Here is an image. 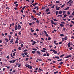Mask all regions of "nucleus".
<instances>
[{
  "instance_id": "nucleus-1",
  "label": "nucleus",
  "mask_w": 74,
  "mask_h": 74,
  "mask_svg": "<svg viewBox=\"0 0 74 74\" xmlns=\"http://www.w3.org/2000/svg\"><path fill=\"white\" fill-rule=\"evenodd\" d=\"M25 66L26 67H28V68L29 69H31V70H32V68L33 67L32 66L29 64H27L26 65H25Z\"/></svg>"
},
{
  "instance_id": "nucleus-2",
  "label": "nucleus",
  "mask_w": 74,
  "mask_h": 74,
  "mask_svg": "<svg viewBox=\"0 0 74 74\" xmlns=\"http://www.w3.org/2000/svg\"><path fill=\"white\" fill-rule=\"evenodd\" d=\"M69 1V2H71L69 3V6H71V5L73 4V1H72V0H70Z\"/></svg>"
},
{
  "instance_id": "nucleus-3",
  "label": "nucleus",
  "mask_w": 74,
  "mask_h": 74,
  "mask_svg": "<svg viewBox=\"0 0 74 74\" xmlns=\"http://www.w3.org/2000/svg\"><path fill=\"white\" fill-rule=\"evenodd\" d=\"M56 42V40L54 41V44H55V45H58L59 43Z\"/></svg>"
},
{
  "instance_id": "nucleus-4",
  "label": "nucleus",
  "mask_w": 74,
  "mask_h": 74,
  "mask_svg": "<svg viewBox=\"0 0 74 74\" xmlns=\"http://www.w3.org/2000/svg\"><path fill=\"white\" fill-rule=\"evenodd\" d=\"M63 13V11H62L60 10V11L58 12V14H61Z\"/></svg>"
},
{
  "instance_id": "nucleus-5",
  "label": "nucleus",
  "mask_w": 74,
  "mask_h": 74,
  "mask_svg": "<svg viewBox=\"0 0 74 74\" xmlns=\"http://www.w3.org/2000/svg\"><path fill=\"white\" fill-rule=\"evenodd\" d=\"M18 29H21V26L19 24H18Z\"/></svg>"
},
{
  "instance_id": "nucleus-6",
  "label": "nucleus",
  "mask_w": 74,
  "mask_h": 74,
  "mask_svg": "<svg viewBox=\"0 0 74 74\" xmlns=\"http://www.w3.org/2000/svg\"><path fill=\"white\" fill-rule=\"evenodd\" d=\"M33 43L32 44V45H34V44H36V43H37V42H35V41H33Z\"/></svg>"
},
{
  "instance_id": "nucleus-7",
  "label": "nucleus",
  "mask_w": 74,
  "mask_h": 74,
  "mask_svg": "<svg viewBox=\"0 0 74 74\" xmlns=\"http://www.w3.org/2000/svg\"><path fill=\"white\" fill-rule=\"evenodd\" d=\"M36 53L38 54H39L40 55H41V53H40V52H39V51H37Z\"/></svg>"
},
{
  "instance_id": "nucleus-8",
  "label": "nucleus",
  "mask_w": 74,
  "mask_h": 74,
  "mask_svg": "<svg viewBox=\"0 0 74 74\" xmlns=\"http://www.w3.org/2000/svg\"><path fill=\"white\" fill-rule=\"evenodd\" d=\"M43 32H44V33L45 35V34H47V32H46V31H45V30H44L43 31Z\"/></svg>"
},
{
  "instance_id": "nucleus-9",
  "label": "nucleus",
  "mask_w": 74,
  "mask_h": 74,
  "mask_svg": "<svg viewBox=\"0 0 74 74\" xmlns=\"http://www.w3.org/2000/svg\"><path fill=\"white\" fill-rule=\"evenodd\" d=\"M55 58L57 59H60V58H59V57L58 56H56Z\"/></svg>"
},
{
  "instance_id": "nucleus-10",
  "label": "nucleus",
  "mask_w": 74,
  "mask_h": 74,
  "mask_svg": "<svg viewBox=\"0 0 74 74\" xmlns=\"http://www.w3.org/2000/svg\"><path fill=\"white\" fill-rule=\"evenodd\" d=\"M49 8H47L46 9L45 12H48L49 11Z\"/></svg>"
},
{
  "instance_id": "nucleus-11",
  "label": "nucleus",
  "mask_w": 74,
  "mask_h": 74,
  "mask_svg": "<svg viewBox=\"0 0 74 74\" xmlns=\"http://www.w3.org/2000/svg\"><path fill=\"white\" fill-rule=\"evenodd\" d=\"M32 11L33 12H34V13H35V14H36V10H33Z\"/></svg>"
},
{
  "instance_id": "nucleus-12",
  "label": "nucleus",
  "mask_w": 74,
  "mask_h": 74,
  "mask_svg": "<svg viewBox=\"0 0 74 74\" xmlns=\"http://www.w3.org/2000/svg\"><path fill=\"white\" fill-rule=\"evenodd\" d=\"M60 26L61 27H64V25L63 24H60Z\"/></svg>"
},
{
  "instance_id": "nucleus-13",
  "label": "nucleus",
  "mask_w": 74,
  "mask_h": 74,
  "mask_svg": "<svg viewBox=\"0 0 74 74\" xmlns=\"http://www.w3.org/2000/svg\"><path fill=\"white\" fill-rule=\"evenodd\" d=\"M69 7H67L64 10H65V11H66V10H69Z\"/></svg>"
},
{
  "instance_id": "nucleus-14",
  "label": "nucleus",
  "mask_w": 74,
  "mask_h": 74,
  "mask_svg": "<svg viewBox=\"0 0 74 74\" xmlns=\"http://www.w3.org/2000/svg\"><path fill=\"white\" fill-rule=\"evenodd\" d=\"M41 10H45V7H42Z\"/></svg>"
},
{
  "instance_id": "nucleus-15",
  "label": "nucleus",
  "mask_w": 74,
  "mask_h": 74,
  "mask_svg": "<svg viewBox=\"0 0 74 74\" xmlns=\"http://www.w3.org/2000/svg\"><path fill=\"white\" fill-rule=\"evenodd\" d=\"M16 61L15 60H12V63H14Z\"/></svg>"
},
{
  "instance_id": "nucleus-16",
  "label": "nucleus",
  "mask_w": 74,
  "mask_h": 74,
  "mask_svg": "<svg viewBox=\"0 0 74 74\" xmlns=\"http://www.w3.org/2000/svg\"><path fill=\"white\" fill-rule=\"evenodd\" d=\"M53 20L54 21H55V22L58 21V20H56V19H53Z\"/></svg>"
},
{
  "instance_id": "nucleus-17",
  "label": "nucleus",
  "mask_w": 74,
  "mask_h": 74,
  "mask_svg": "<svg viewBox=\"0 0 74 74\" xmlns=\"http://www.w3.org/2000/svg\"><path fill=\"white\" fill-rule=\"evenodd\" d=\"M15 44H16V43H18V40H16L15 42Z\"/></svg>"
},
{
  "instance_id": "nucleus-18",
  "label": "nucleus",
  "mask_w": 74,
  "mask_h": 74,
  "mask_svg": "<svg viewBox=\"0 0 74 74\" xmlns=\"http://www.w3.org/2000/svg\"><path fill=\"white\" fill-rule=\"evenodd\" d=\"M35 52H36V51H32V53H33V54H34Z\"/></svg>"
},
{
  "instance_id": "nucleus-19",
  "label": "nucleus",
  "mask_w": 74,
  "mask_h": 74,
  "mask_svg": "<svg viewBox=\"0 0 74 74\" xmlns=\"http://www.w3.org/2000/svg\"><path fill=\"white\" fill-rule=\"evenodd\" d=\"M60 36H61V37H62L63 36H64V35L63 34H60Z\"/></svg>"
},
{
  "instance_id": "nucleus-20",
  "label": "nucleus",
  "mask_w": 74,
  "mask_h": 74,
  "mask_svg": "<svg viewBox=\"0 0 74 74\" xmlns=\"http://www.w3.org/2000/svg\"><path fill=\"white\" fill-rule=\"evenodd\" d=\"M62 60L63 59H61L60 60H57V61H62Z\"/></svg>"
},
{
  "instance_id": "nucleus-21",
  "label": "nucleus",
  "mask_w": 74,
  "mask_h": 74,
  "mask_svg": "<svg viewBox=\"0 0 74 74\" xmlns=\"http://www.w3.org/2000/svg\"><path fill=\"white\" fill-rule=\"evenodd\" d=\"M64 5H65V4H64V5H62L61 6V8H63V7H64Z\"/></svg>"
},
{
  "instance_id": "nucleus-22",
  "label": "nucleus",
  "mask_w": 74,
  "mask_h": 74,
  "mask_svg": "<svg viewBox=\"0 0 74 74\" xmlns=\"http://www.w3.org/2000/svg\"><path fill=\"white\" fill-rule=\"evenodd\" d=\"M61 24H65V23H64L63 21L61 22Z\"/></svg>"
},
{
  "instance_id": "nucleus-23",
  "label": "nucleus",
  "mask_w": 74,
  "mask_h": 74,
  "mask_svg": "<svg viewBox=\"0 0 74 74\" xmlns=\"http://www.w3.org/2000/svg\"><path fill=\"white\" fill-rule=\"evenodd\" d=\"M26 7V6H24L22 8V10H24V9H25V8Z\"/></svg>"
},
{
  "instance_id": "nucleus-24",
  "label": "nucleus",
  "mask_w": 74,
  "mask_h": 74,
  "mask_svg": "<svg viewBox=\"0 0 74 74\" xmlns=\"http://www.w3.org/2000/svg\"><path fill=\"white\" fill-rule=\"evenodd\" d=\"M36 22L37 23H38V24H39V20L36 21Z\"/></svg>"
},
{
  "instance_id": "nucleus-25",
  "label": "nucleus",
  "mask_w": 74,
  "mask_h": 74,
  "mask_svg": "<svg viewBox=\"0 0 74 74\" xmlns=\"http://www.w3.org/2000/svg\"><path fill=\"white\" fill-rule=\"evenodd\" d=\"M67 36H65L64 37V39L65 40H67Z\"/></svg>"
},
{
  "instance_id": "nucleus-26",
  "label": "nucleus",
  "mask_w": 74,
  "mask_h": 74,
  "mask_svg": "<svg viewBox=\"0 0 74 74\" xmlns=\"http://www.w3.org/2000/svg\"><path fill=\"white\" fill-rule=\"evenodd\" d=\"M33 50H34V51H37V49H32Z\"/></svg>"
},
{
  "instance_id": "nucleus-27",
  "label": "nucleus",
  "mask_w": 74,
  "mask_h": 74,
  "mask_svg": "<svg viewBox=\"0 0 74 74\" xmlns=\"http://www.w3.org/2000/svg\"><path fill=\"white\" fill-rule=\"evenodd\" d=\"M18 50H19L20 51V50H21V47H19L18 48Z\"/></svg>"
},
{
  "instance_id": "nucleus-28",
  "label": "nucleus",
  "mask_w": 74,
  "mask_h": 74,
  "mask_svg": "<svg viewBox=\"0 0 74 74\" xmlns=\"http://www.w3.org/2000/svg\"><path fill=\"white\" fill-rule=\"evenodd\" d=\"M67 14L69 15H70V12L69 11L68 12Z\"/></svg>"
},
{
  "instance_id": "nucleus-29",
  "label": "nucleus",
  "mask_w": 74,
  "mask_h": 74,
  "mask_svg": "<svg viewBox=\"0 0 74 74\" xmlns=\"http://www.w3.org/2000/svg\"><path fill=\"white\" fill-rule=\"evenodd\" d=\"M58 11H56V15H58Z\"/></svg>"
},
{
  "instance_id": "nucleus-30",
  "label": "nucleus",
  "mask_w": 74,
  "mask_h": 74,
  "mask_svg": "<svg viewBox=\"0 0 74 74\" xmlns=\"http://www.w3.org/2000/svg\"><path fill=\"white\" fill-rule=\"evenodd\" d=\"M27 51V50L25 49V50L23 51V52H26Z\"/></svg>"
},
{
  "instance_id": "nucleus-31",
  "label": "nucleus",
  "mask_w": 74,
  "mask_h": 74,
  "mask_svg": "<svg viewBox=\"0 0 74 74\" xmlns=\"http://www.w3.org/2000/svg\"><path fill=\"white\" fill-rule=\"evenodd\" d=\"M41 52H45V51L42 50H41Z\"/></svg>"
},
{
  "instance_id": "nucleus-32",
  "label": "nucleus",
  "mask_w": 74,
  "mask_h": 74,
  "mask_svg": "<svg viewBox=\"0 0 74 74\" xmlns=\"http://www.w3.org/2000/svg\"><path fill=\"white\" fill-rule=\"evenodd\" d=\"M67 56H68V58H70L71 56V55H68Z\"/></svg>"
},
{
  "instance_id": "nucleus-33",
  "label": "nucleus",
  "mask_w": 74,
  "mask_h": 74,
  "mask_svg": "<svg viewBox=\"0 0 74 74\" xmlns=\"http://www.w3.org/2000/svg\"><path fill=\"white\" fill-rule=\"evenodd\" d=\"M54 74H57V73H58V71H57L56 72H55L54 73Z\"/></svg>"
},
{
  "instance_id": "nucleus-34",
  "label": "nucleus",
  "mask_w": 74,
  "mask_h": 74,
  "mask_svg": "<svg viewBox=\"0 0 74 74\" xmlns=\"http://www.w3.org/2000/svg\"><path fill=\"white\" fill-rule=\"evenodd\" d=\"M51 13L50 12H48L47 13V15H49V14H51Z\"/></svg>"
},
{
  "instance_id": "nucleus-35",
  "label": "nucleus",
  "mask_w": 74,
  "mask_h": 74,
  "mask_svg": "<svg viewBox=\"0 0 74 74\" xmlns=\"http://www.w3.org/2000/svg\"><path fill=\"white\" fill-rule=\"evenodd\" d=\"M29 60V58H27L25 59L26 61H27Z\"/></svg>"
},
{
  "instance_id": "nucleus-36",
  "label": "nucleus",
  "mask_w": 74,
  "mask_h": 74,
  "mask_svg": "<svg viewBox=\"0 0 74 74\" xmlns=\"http://www.w3.org/2000/svg\"><path fill=\"white\" fill-rule=\"evenodd\" d=\"M36 15H38V16H40V14L39 13H37Z\"/></svg>"
},
{
  "instance_id": "nucleus-37",
  "label": "nucleus",
  "mask_w": 74,
  "mask_h": 74,
  "mask_svg": "<svg viewBox=\"0 0 74 74\" xmlns=\"http://www.w3.org/2000/svg\"><path fill=\"white\" fill-rule=\"evenodd\" d=\"M62 64H63V62H61L59 63V64H60V65Z\"/></svg>"
},
{
  "instance_id": "nucleus-38",
  "label": "nucleus",
  "mask_w": 74,
  "mask_h": 74,
  "mask_svg": "<svg viewBox=\"0 0 74 74\" xmlns=\"http://www.w3.org/2000/svg\"><path fill=\"white\" fill-rule=\"evenodd\" d=\"M64 56V54H62L60 56V57H63Z\"/></svg>"
},
{
  "instance_id": "nucleus-39",
  "label": "nucleus",
  "mask_w": 74,
  "mask_h": 74,
  "mask_svg": "<svg viewBox=\"0 0 74 74\" xmlns=\"http://www.w3.org/2000/svg\"><path fill=\"white\" fill-rule=\"evenodd\" d=\"M15 30H18V27H16L15 28Z\"/></svg>"
},
{
  "instance_id": "nucleus-40",
  "label": "nucleus",
  "mask_w": 74,
  "mask_h": 74,
  "mask_svg": "<svg viewBox=\"0 0 74 74\" xmlns=\"http://www.w3.org/2000/svg\"><path fill=\"white\" fill-rule=\"evenodd\" d=\"M31 17H31V18H32V19H33V18H35V17H34V16H31Z\"/></svg>"
},
{
  "instance_id": "nucleus-41",
  "label": "nucleus",
  "mask_w": 74,
  "mask_h": 74,
  "mask_svg": "<svg viewBox=\"0 0 74 74\" xmlns=\"http://www.w3.org/2000/svg\"><path fill=\"white\" fill-rule=\"evenodd\" d=\"M36 19H37V18H34L33 19V20L34 21H36Z\"/></svg>"
},
{
  "instance_id": "nucleus-42",
  "label": "nucleus",
  "mask_w": 74,
  "mask_h": 74,
  "mask_svg": "<svg viewBox=\"0 0 74 74\" xmlns=\"http://www.w3.org/2000/svg\"><path fill=\"white\" fill-rule=\"evenodd\" d=\"M51 38L50 37H49L48 38V40H49V41H50V40H51Z\"/></svg>"
},
{
  "instance_id": "nucleus-43",
  "label": "nucleus",
  "mask_w": 74,
  "mask_h": 74,
  "mask_svg": "<svg viewBox=\"0 0 74 74\" xmlns=\"http://www.w3.org/2000/svg\"><path fill=\"white\" fill-rule=\"evenodd\" d=\"M54 7H55V5H53V6H52L51 7V8H54Z\"/></svg>"
},
{
  "instance_id": "nucleus-44",
  "label": "nucleus",
  "mask_w": 74,
  "mask_h": 74,
  "mask_svg": "<svg viewBox=\"0 0 74 74\" xmlns=\"http://www.w3.org/2000/svg\"><path fill=\"white\" fill-rule=\"evenodd\" d=\"M60 3V2L59 1H56V3H57V4H58V3Z\"/></svg>"
},
{
  "instance_id": "nucleus-45",
  "label": "nucleus",
  "mask_w": 74,
  "mask_h": 74,
  "mask_svg": "<svg viewBox=\"0 0 74 74\" xmlns=\"http://www.w3.org/2000/svg\"><path fill=\"white\" fill-rule=\"evenodd\" d=\"M24 54L25 55H27V54H28V53H27V52H25V53H24Z\"/></svg>"
},
{
  "instance_id": "nucleus-46",
  "label": "nucleus",
  "mask_w": 74,
  "mask_h": 74,
  "mask_svg": "<svg viewBox=\"0 0 74 74\" xmlns=\"http://www.w3.org/2000/svg\"><path fill=\"white\" fill-rule=\"evenodd\" d=\"M16 55H15V53H13V56H15Z\"/></svg>"
},
{
  "instance_id": "nucleus-47",
  "label": "nucleus",
  "mask_w": 74,
  "mask_h": 74,
  "mask_svg": "<svg viewBox=\"0 0 74 74\" xmlns=\"http://www.w3.org/2000/svg\"><path fill=\"white\" fill-rule=\"evenodd\" d=\"M39 70L40 71H43V70L41 69H40V68H39Z\"/></svg>"
},
{
  "instance_id": "nucleus-48",
  "label": "nucleus",
  "mask_w": 74,
  "mask_h": 74,
  "mask_svg": "<svg viewBox=\"0 0 74 74\" xmlns=\"http://www.w3.org/2000/svg\"><path fill=\"white\" fill-rule=\"evenodd\" d=\"M10 55L11 56V57L12 58H14V57H13V56H12V54H10Z\"/></svg>"
},
{
  "instance_id": "nucleus-49",
  "label": "nucleus",
  "mask_w": 74,
  "mask_h": 74,
  "mask_svg": "<svg viewBox=\"0 0 74 74\" xmlns=\"http://www.w3.org/2000/svg\"><path fill=\"white\" fill-rule=\"evenodd\" d=\"M15 5L17 7H18V4H16Z\"/></svg>"
},
{
  "instance_id": "nucleus-50",
  "label": "nucleus",
  "mask_w": 74,
  "mask_h": 74,
  "mask_svg": "<svg viewBox=\"0 0 74 74\" xmlns=\"http://www.w3.org/2000/svg\"><path fill=\"white\" fill-rule=\"evenodd\" d=\"M64 17H65V18H66V16H67V15H66V14H64Z\"/></svg>"
},
{
  "instance_id": "nucleus-51",
  "label": "nucleus",
  "mask_w": 74,
  "mask_h": 74,
  "mask_svg": "<svg viewBox=\"0 0 74 74\" xmlns=\"http://www.w3.org/2000/svg\"><path fill=\"white\" fill-rule=\"evenodd\" d=\"M51 23H52V24H54V22H53V21H51Z\"/></svg>"
},
{
  "instance_id": "nucleus-52",
  "label": "nucleus",
  "mask_w": 74,
  "mask_h": 74,
  "mask_svg": "<svg viewBox=\"0 0 74 74\" xmlns=\"http://www.w3.org/2000/svg\"><path fill=\"white\" fill-rule=\"evenodd\" d=\"M21 12H22V13L23 14V10H21Z\"/></svg>"
},
{
  "instance_id": "nucleus-53",
  "label": "nucleus",
  "mask_w": 74,
  "mask_h": 74,
  "mask_svg": "<svg viewBox=\"0 0 74 74\" xmlns=\"http://www.w3.org/2000/svg\"><path fill=\"white\" fill-rule=\"evenodd\" d=\"M37 7H37L36 6L35 7V8H34V9H33V10H36V8H37Z\"/></svg>"
},
{
  "instance_id": "nucleus-54",
  "label": "nucleus",
  "mask_w": 74,
  "mask_h": 74,
  "mask_svg": "<svg viewBox=\"0 0 74 74\" xmlns=\"http://www.w3.org/2000/svg\"><path fill=\"white\" fill-rule=\"evenodd\" d=\"M36 32H38L39 31V30L38 28L36 29Z\"/></svg>"
},
{
  "instance_id": "nucleus-55",
  "label": "nucleus",
  "mask_w": 74,
  "mask_h": 74,
  "mask_svg": "<svg viewBox=\"0 0 74 74\" xmlns=\"http://www.w3.org/2000/svg\"><path fill=\"white\" fill-rule=\"evenodd\" d=\"M38 4V3H36L35 4V5H37Z\"/></svg>"
},
{
  "instance_id": "nucleus-56",
  "label": "nucleus",
  "mask_w": 74,
  "mask_h": 74,
  "mask_svg": "<svg viewBox=\"0 0 74 74\" xmlns=\"http://www.w3.org/2000/svg\"><path fill=\"white\" fill-rule=\"evenodd\" d=\"M34 36H37V34L34 33Z\"/></svg>"
},
{
  "instance_id": "nucleus-57",
  "label": "nucleus",
  "mask_w": 74,
  "mask_h": 74,
  "mask_svg": "<svg viewBox=\"0 0 74 74\" xmlns=\"http://www.w3.org/2000/svg\"><path fill=\"white\" fill-rule=\"evenodd\" d=\"M5 70V68H3V71H4Z\"/></svg>"
},
{
  "instance_id": "nucleus-58",
  "label": "nucleus",
  "mask_w": 74,
  "mask_h": 74,
  "mask_svg": "<svg viewBox=\"0 0 74 74\" xmlns=\"http://www.w3.org/2000/svg\"><path fill=\"white\" fill-rule=\"evenodd\" d=\"M73 49V47H71L69 48L70 50H71V49Z\"/></svg>"
},
{
  "instance_id": "nucleus-59",
  "label": "nucleus",
  "mask_w": 74,
  "mask_h": 74,
  "mask_svg": "<svg viewBox=\"0 0 74 74\" xmlns=\"http://www.w3.org/2000/svg\"><path fill=\"white\" fill-rule=\"evenodd\" d=\"M60 8V7H58L57 9H56L57 10H59V9Z\"/></svg>"
},
{
  "instance_id": "nucleus-60",
  "label": "nucleus",
  "mask_w": 74,
  "mask_h": 74,
  "mask_svg": "<svg viewBox=\"0 0 74 74\" xmlns=\"http://www.w3.org/2000/svg\"><path fill=\"white\" fill-rule=\"evenodd\" d=\"M43 50H44V51H46V49H45V48H43Z\"/></svg>"
},
{
  "instance_id": "nucleus-61",
  "label": "nucleus",
  "mask_w": 74,
  "mask_h": 74,
  "mask_svg": "<svg viewBox=\"0 0 74 74\" xmlns=\"http://www.w3.org/2000/svg\"><path fill=\"white\" fill-rule=\"evenodd\" d=\"M57 51H55L54 52V53H55V54H56V53H57Z\"/></svg>"
},
{
  "instance_id": "nucleus-62",
  "label": "nucleus",
  "mask_w": 74,
  "mask_h": 74,
  "mask_svg": "<svg viewBox=\"0 0 74 74\" xmlns=\"http://www.w3.org/2000/svg\"><path fill=\"white\" fill-rule=\"evenodd\" d=\"M53 63H56V61H53Z\"/></svg>"
},
{
  "instance_id": "nucleus-63",
  "label": "nucleus",
  "mask_w": 74,
  "mask_h": 74,
  "mask_svg": "<svg viewBox=\"0 0 74 74\" xmlns=\"http://www.w3.org/2000/svg\"><path fill=\"white\" fill-rule=\"evenodd\" d=\"M18 3V1H16L15 2H14V4H16V3Z\"/></svg>"
},
{
  "instance_id": "nucleus-64",
  "label": "nucleus",
  "mask_w": 74,
  "mask_h": 74,
  "mask_svg": "<svg viewBox=\"0 0 74 74\" xmlns=\"http://www.w3.org/2000/svg\"><path fill=\"white\" fill-rule=\"evenodd\" d=\"M71 38H73V39H74V36H72L71 37Z\"/></svg>"
}]
</instances>
